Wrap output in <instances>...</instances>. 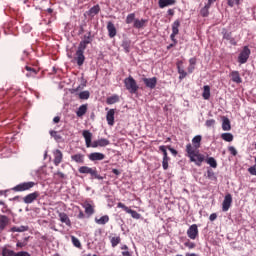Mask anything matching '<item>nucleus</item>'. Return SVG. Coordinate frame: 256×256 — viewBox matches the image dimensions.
<instances>
[{"instance_id": "1", "label": "nucleus", "mask_w": 256, "mask_h": 256, "mask_svg": "<svg viewBox=\"0 0 256 256\" xmlns=\"http://www.w3.org/2000/svg\"><path fill=\"white\" fill-rule=\"evenodd\" d=\"M187 157H189L191 163H195L197 167H201L203 161H205V155L199 153V150L191 144L186 145Z\"/></svg>"}, {"instance_id": "2", "label": "nucleus", "mask_w": 256, "mask_h": 256, "mask_svg": "<svg viewBox=\"0 0 256 256\" xmlns=\"http://www.w3.org/2000/svg\"><path fill=\"white\" fill-rule=\"evenodd\" d=\"M78 172L82 175H90V179H98V181H103V176L100 175L96 167L81 166Z\"/></svg>"}, {"instance_id": "3", "label": "nucleus", "mask_w": 256, "mask_h": 256, "mask_svg": "<svg viewBox=\"0 0 256 256\" xmlns=\"http://www.w3.org/2000/svg\"><path fill=\"white\" fill-rule=\"evenodd\" d=\"M124 85L129 93L135 94L139 91V85H137V81L132 76L124 79Z\"/></svg>"}, {"instance_id": "4", "label": "nucleus", "mask_w": 256, "mask_h": 256, "mask_svg": "<svg viewBox=\"0 0 256 256\" xmlns=\"http://www.w3.org/2000/svg\"><path fill=\"white\" fill-rule=\"evenodd\" d=\"M36 185H37V183H35V182H23V183L16 185L13 188V191H16L17 193H21L23 191H30V189H33V187H35Z\"/></svg>"}, {"instance_id": "5", "label": "nucleus", "mask_w": 256, "mask_h": 256, "mask_svg": "<svg viewBox=\"0 0 256 256\" xmlns=\"http://www.w3.org/2000/svg\"><path fill=\"white\" fill-rule=\"evenodd\" d=\"M250 55H251V49H249V46H244L238 56V63H240L241 65H244V63H246L249 60Z\"/></svg>"}, {"instance_id": "6", "label": "nucleus", "mask_w": 256, "mask_h": 256, "mask_svg": "<svg viewBox=\"0 0 256 256\" xmlns=\"http://www.w3.org/2000/svg\"><path fill=\"white\" fill-rule=\"evenodd\" d=\"M117 207L120 209H123V211H125L126 213H129V215H131V217L133 219H141V214H139L137 211L132 210L131 208L127 207L125 204L123 203H118Z\"/></svg>"}, {"instance_id": "7", "label": "nucleus", "mask_w": 256, "mask_h": 256, "mask_svg": "<svg viewBox=\"0 0 256 256\" xmlns=\"http://www.w3.org/2000/svg\"><path fill=\"white\" fill-rule=\"evenodd\" d=\"M40 195L41 193H39V191L32 192L23 197V202L26 203V205H31V203L39 199Z\"/></svg>"}, {"instance_id": "8", "label": "nucleus", "mask_w": 256, "mask_h": 256, "mask_svg": "<svg viewBox=\"0 0 256 256\" xmlns=\"http://www.w3.org/2000/svg\"><path fill=\"white\" fill-rule=\"evenodd\" d=\"M91 32L88 33V36L85 35L84 36V40H82L80 43H79V46H78V49L77 51L78 52H81V53H85V49H87V45H89V43H91Z\"/></svg>"}, {"instance_id": "9", "label": "nucleus", "mask_w": 256, "mask_h": 256, "mask_svg": "<svg viewBox=\"0 0 256 256\" xmlns=\"http://www.w3.org/2000/svg\"><path fill=\"white\" fill-rule=\"evenodd\" d=\"M187 235L189 239L195 240L197 237H199V228L197 224H192L188 230H187Z\"/></svg>"}, {"instance_id": "10", "label": "nucleus", "mask_w": 256, "mask_h": 256, "mask_svg": "<svg viewBox=\"0 0 256 256\" xmlns=\"http://www.w3.org/2000/svg\"><path fill=\"white\" fill-rule=\"evenodd\" d=\"M142 81L148 89H155L157 87V77L152 78H142Z\"/></svg>"}, {"instance_id": "11", "label": "nucleus", "mask_w": 256, "mask_h": 256, "mask_svg": "<svg viewBox=\"0 0 256 256\" xmlns=\"http://www.w3.org/2000/svg\"><path fill=\"white\" fill-rule=\"evenodd\" d=\"M233 203V197L231 194H227L224 197L223 203H222V211L227 212L231 208V204Z\"/></svg>"}, {"instance_id": "12", "label": "nucleus", "mask_w": 256, "mask_h": 256, "mask_svg": "<svg viewBox=\"0 0 256 256\" xmlns=\"http://www.w3.org/2000/svg\"><path fill=\"white\" fill-rule=\"evenodd\" d=\"M110 143L111 142L106 138H101L92 142V148L97 149V147H107V145H110Z\"/></svg>"}, {"instance_id": "13", "label": "nucleus", "mask_w": 256, "mask_h": 256, "mask_svg": "<svg viewBox=\"0 0 256 256\" xmlns=\"http://www.w3.org/2000/svg\"><path fill=\"white\" fill-rule=\"evenodd\" d=\"M2 256H31V254L26 251L15 252L13 250H6L2 253Z\"/></svg>"}, {"instance_id": "14", "label": "nucleus", "mask_w": 256, "mask_h": 256, "mask_svg": "<svg viewBox=\"0 0 256 256\" xmlns=\"http://www.w3.org/2000/svg\"><path fill=\"white\" fill-rule=\"evenodd\" d=\"M71 161L77 163L78 165H83L85 163V154L77 153L71 155Z\"/></svg>"}, {"instance_id": "15", "label": "nucleus", "mask_w": 256, "mask_h": 256, "mask_svg": "<svg viewBox=\"0 0 256 256\" xmlns=\"http://www.w3.org/2000/svg\"><path fill=\"white\" fill-rule=\"evenodd\" d=\"M82 135L85 139L86 147H93V143H91L93 139V134L89 130H84L82 132Z\"/></svg>"}, {"instance_id": "16", "label": "nucleus", "mask_w": 256, "mask_h": 256, "mask_svg": "<svg viewBox=\"0 0 256 256\" xmlns=\"http://www.w3.org/2000/svg\"><path fill=\"white\" fill-rule=\"evenodd\" d=\"M61 163H63V152H61L59 149H56V151H54V165L59 167Z\"/></svg>"}, {"instance_id": "17", "label": "nucleus", "mask_w": 256, "mask_h": 256, "mask_svg": "<svg viewBox=\"0 0 256 256\" xmlns=\"http://www.w3.org/2000/svg\"><path fill=\"white\" fill-rule=\"evenodd\" d=\"M106 121L108 125L113 127L115 125V109H110L106 115Z\"/></svg>"}, {"instance_id": "18", "label": "nucleus", "mask_w": 256, "mask_h": 256, "mask_svg": "<svg viewBox=\"0 0 256 256\" xmlns=\"http://www.w3.org/2000/svg\"><path fill=\"white\" fill-rule=\"evenodd\" d=\"M90 161H103L105 159V154L101 152H93L88 155Z\"/></svg>"}, {"instance_id": "19", "label": "nucleus", "mask_w": 256, "mask_h": 256, "mask_svg": "<svg viewBox=\"0 0 256 256\" xmlns=\"http://www.w3.org/2000/svg\"><path fill=\"white\" fill-rule=\"evenodd\" d=\"M75 55L74 60L76 61L78 67L83 66V63H85V52L76 51Z\"/></svg>"}, {"instance_id": "20", "label": "nucleus", "mask_w": 256, "mask_h": 256, "mask_svg": "<svg viewBox=\"0 0 256 256\" xmlns=\"http://www.w3.org/2000/svg\"><path fill=\"white\" fill-rule=\"evenodd\" d=\"M107 31L110 39H113L117 35V28H115V24L113 22L109 21L107 23Z\"/></svg>"}, {"instance_id": "21", "label": "nucleus", "mask_w": 256, "mask_h": 256, "mask_svg": "<svg viewBox=\"0 0 256 256\" xmlns=\"http://www.w3.org/2000/svg\"><path fill=\"white\" fill-rule=\"evenodd\" d=\"M230 77L233 83H237V84L243 83V79L241 78V74H239V71H232L230 73Z\"/></svg>"}, {"instance_id": "22", "label": "nucleus", "mask_w": 256, "mask_h": 256, "mask_svg": "<svg viewBox=\"0 0 256 256\" xmlns=\"http://www.w3.org/2000/svg\"><path fill=\"white\" fill-rule=\"evenodd\" d=\"M177 0H159L158 5L160 9H165V7H170L171 5H175Z\"/></svg>"}, {"instance_id": "23", "label": "nucleus", "mask_w": 256, "mask_h": 256, "mask_svg": "<svg viewBox=\"0 0 256 256\" xmlns=\"http://www.w3.org/2000/svg\"><path fill=\"white\" fill-rule=\"evenodd\" d=\"M54 179L58 183H61V181H64V179H67V174L63 173L61 170H57L54 173Z\"/></svg>"}, {"instance_id": "24", "label": "nucleus", "mask_w": 256, "mask_h": 256, "mask_svg": "<svg viewBox=\"0 0 256 256\" xmlns=\"http://www.w3.org/2000/svg\"><path fill=\"white\" fill-rule=\"evenodd\" d=\"M83 208L85 209V213L88 215V217H91V215L95 213V206L89 203H84Z\"/></svg>"}, {"instance_id": "25", "label": "nucleus", "mask_w": 256, "mask_h": 256, "mask_svg": "<svg viewBox=\"0 0 256 256\" xmlns=\"http://www.w3.org/2000/svg\"><path fill=\"white\" fill-rule=\"evenodd\" d=\"M7 225H9V217L6 215H0V231H4Z\"/></svg>"}, {"instance_id": "26", "label": "nucleus", "mask_w": 256, "mask_h": 256, "mask_svg": "<svg viewBox=\"0 0 256 256\" xmlns=\"http://www.w3.org/2000/svg\"><path fill=\"white\" fill-rule=\"evenodd\" d=\"M61 223H65L68 227H71V219L65 212L59 213Z\"/></svg>"}, {"instance_id": "27", "label": "nucleus", "mask_w": 256, "mask_h": 256, "mask_svg": "<svg viewBox=\"0 0 256 256\" xmlns=\"http://www.w3.org/2000/svg\"><path fill=\"white\" fill-rule=\"evenodd\" d=\"M202 97H203V99H205L206 101L210 99V97H211V87H210L209 85H205V86L203 87Z\"/></svg>"}, {"instance_id": "28", "label": "nucleus", "mask_w": 256, "mask_h": 256, "mask_svg": "<svg viewBox=\"0 0 256 256\" xmlns=\"http://www.w3.org/2000/svg\"><path fill=\"white\" fill-rule=\"evenodd\" d=\"M101 11V7L99 6V4L93 6L92 8H90V10L88 11V15L90 17H95V15H99V12Z\"/></svg>"}, {"instance_id": "29", "label": "nucleus", "mask_w": 256, "mask_h": 256, "mask_svg": "<svg viewBox=\"0 0 256 256\" xmlns=\"http://www.w3.org/2000/svg\"><path fill=\"white\" fill-rule=\"evenodd\" d=\"M203 137H201V135H196L193 139H192V145L194 146L195 149H199L201 147V141H202Z\"/></svg>"}, {"instance_id": "30", "label": "nucleus", "mask_w": 256, "mask_h": 256, "mask_svg": "<svg viewBox=\"0 0 256 256\" xmlns=\"http://www.w3.org/2000/svg\"><path fill=\"white\" fill-rule=\"evenodd\" d=\"M147 23V20H145V19H141V20H139V19H136V20H134V25H133V27L135 28V29H143V27H145V24Z\"/></svg>"}, {"instance_id": "31", "label": "nucleus", "mask_w": 256, "mask_h": 256, "mask_svg": "<svg viewBox=\"0 0 256 256\" xmlns=\"http://www.w3.org/2000/svg\"><path fill=\"white\" fill-rule=\"evenodd\" d=\"M29 229V226H13L11 228L12 233H25Z\"/></svg>"}, {"instance_id": "32", "label": "nucleus", "mask_w": 256, "mask_h": 256, "mask_svg": "<svg viewBox=\"0 0 256 256\" xmlns=\"http://www.w3.org/2000/svg\"><path fill=\"white\" fill-rule=\"evenodd\" d=\"M87 109H88L87 104L81 105L76 112L77 117H83V115L87 113Z\"/></svg>"}, {"instance_id": "33", "label": "nucleus", "mask_w": 256, "mask_h": 256, "mask_svg": "<svg viewBox=\"0 0 256 256\" xmlns=\"http://www.w3.org/2000/svg\"><path fill=\"white\" fill-rule=\"evenodd\" d=\"M25 69L28 73H26V77H35L39 71L33 67L25 66Z\"/></svg>"}, {"instance_id": "34", "label": "nucleus", "mask_w": 256, "mask_h": 256, "mask_svg": "<svg viewBox=\"0 0 256 256\" xmlns=\"http://www.w3.org/2000/svg\"><path fill=\"white\" fill-rule=\"evenodd\" d=\"M222 129L223 131H231V121H229V118L223 119Z\"/></svg>"}, {"instance_id": "35", "label": "nucleus", "mask_w": 256, "mask_h": 256, "mask_svg": "<svg viewBox=\"0 0 256 256\" xmlns=\"http://www.w3.org/2000/svg\"><path fill=\"white\" fill-rule=\"evenodd\" d=\"M107 105H115V103H119V97L117 95H113L107 98Z\"/></svg>"}, {"instance_id": "36", "label": "nucleus", "mask_w": 256, "mask_h": 256, "mask_svg": "<svg viewBox=\"0 0 256 256\" xmlns=\"http://www.w3.org/2000/svg\"><path fill=\"white\" fill-rule=\"evenodd\" d=\"M95 221L98 225H106V223H109V216L104 215V216L100 217L99 219L96 218Z\"/></svg>"}, {"instance_id": "37", "label": "nucleus", "mask_w": 256, "mask_h": 256, "mask_svg": "<svg viewBox=\"0 0 256 256\" xmlns=\"http://www.w3.org/2000/svg\"><path fill=\"white\" fill-rule=\"evenodd\" d=\"M27 243H29V236L25 237L23 241H17L16 247L18 249H23L24 247H27Z\"/></svg>"}, {"instance_id": "38", "label": "nucleus", "mask_w": 256, "mask_h": 256, "mask_svg": "<svg viewBox=\"0 0 256 256\" xmlns=\"http://www.w3.org/2000/svg\"><path fill=\"white\" fill-rule=\"evenodd\" d=\"M179 27H181V21H174L172 24V33L179 35Z\"/></svg>"}, {"instance_id": "39", "label": "nucleus", "mask_w": 256, "mask_h": 256, "mask_svg": "<svg viewBox=\"0 0 256 256\" xmlns=\"http://www.w3.org/2000/svg\"><path fill=\"white\" fill-rule=\"evenodd\" d=\"M159 151H161L162 155H163V159L165 160H171V158L169 157V155L167 154V146H159Z\"/></svg>"}, {"instance_id": "40", "label": "nucleus", "mask_w": 256, "mask_h": 256, "mask_svg": "<svg viewBox=\"0 0 256 256\" xmlns=\"http://www.w3.org/2000/svg\"><path fill=\"white\" fill-rule=\"evenodd\" d=\"M221 139H223V141H227V143H231V141H233V134L223 133L221 134Z\"/></svg>"}, {"instance_id": "41", "label": "nucleus", "mask_w": 256, "mask_h": 256, "mask_svg": "<svg viewBox=\"0 0 256 256\" xmlns=\"http://www.w3.org/2000/svg\"><path fill=\"white\" fill-rule=\"evenodd\" d=\"M206 163L210 165V167H212L213 169H217V160H215V158L209 157L208 159H206Z\"/></svg>"}, {"instance_id": "42", "label": "nucleus", "mask_w": 256, "mask_h": 256, "mask_svg": "<svg viewBox=\"0 0 256 256\" xmlns=\"http://www.w3.org/2000/svg\"><path fill=\"white\" fill-rule=\"evenodd\" d=\"M177 69H178V73H179V79H185V77H187V73L185 72V70L183 68H181V66L179 64H177Z\"/></svg>"}, {"instance_id": "43", "label": "nucleus", "mask_w": 256, "mask_h": 256, "mask_svg": "<svg viewBox=\"0 0 256 256\" xmlns=\"http://www.w3.org/2000/svg\"><path fill=\"white\" fill-rule=\"evenodd\" d=\"M136 20L137 19H135V13L128 14L126 17V24L131 25V23H133V21H136Z\"/></svg>"}, {"instance_id": "44", "label": "nucleus", "mask_w": 256, "mask_h": 256, "mask_svg": "<svg viewBox=\"0 0 256 256\" xmlns=\"http://www.w3.org/2000/svg\"><path fill=\"white\" fill-rule=\"evenodd\" d=\"M71 241L74 247H77V249H81V241H79L77 237L71 236Z\"/></svg>"}, {"instance_id": "45", "label": "nucleus", "mask_w": 256, "mask_h": 256, "mask_svg": "<svg viewBox=\"0 0 256 256\" xmlns=\"http://www.w3.org/2000/svg\"><path fill=\"white\" fill-rule=\"evenodd\" d=\"M89 97H91V93H89V91H82L79 93V99L87 100Z\"/></svg>"}, {"instance_id": "46", "label": "nucleus", "mask_w": 256, "mask_h": 256, "mask_svg": "<svg viewBox=\"0 0 256 256\" xmlns=\"http://www.w3.org/2000/svg\"><path fill=\"white\" fill-rule=\"evenodd\" d=\"M122 47H123V49H125L126 53H129V49L131 48V41L124 40L122 42Z\"/></svg>"}, {"instance_id": "47", "label": "nucleus", "mask_w": 256, "mask_h": 256, "mask_svg": "<svg viewBox=\"0 0 256 256\" xmlns=\"http://www.w3.org/2000/svg\"><path fill=\"white\" fill-rule=\"evenodd\" d=\"M121 243V237H113L111 239V245L112 247H117Z\"/></svg>"}, {"instance_id": "48", "label": "nucleus", "mask_w": 256, "mask_h": 256, "mask_svg": "<svg viewBox=\"0 0 256 256\" xmlns=\"http://www.w3.org/2000/svg\"><path fill=\"white\" fill-rule=\"evenodd\" d=\"M200 15L202 17H209V8H207V6H204L201 10H200Z\"/></svg>"}, {"instance_id": "49", "label": "nucleus", "mask_w": 256, "mask_h": 256, "mask_svg": "<svg viewBox=\"0 0 256 256\" xmlns=\"http://www.w3.org/2000/svg\"><path fill=\"white\" fill-rule=\"evenodd\" d=\"M228 7H235V5H241V0H228Z\"/></svg>"}, {"instance_id": "50", "label": "nucleus", "mask_w": 256, "mask_h": 256, "mask_svg": "<svg viewBox=\"0 0 256 256\" xmlns=\"http://www.w3.org/2000/svg\"><path fill=\"white\" fill-rule=\"evenodd\" d=\"M50 135L55 139V141H60L61 139V135H59L55 130L50 131Z\"/></svg>"}, {"instance_id": "51", "label": "nucleus", "mask_w": 256, "mask_h": 256, "mask_svg": "<svg viewBox=\"0 0 256 256\" xmlns=\"http://www.w3.org/2000/svg\"><path fill=\"white\" fill-rule=\"evenodd\" d=\"M169 161L171 160H165V159L162 160V167L164 171H167L169 169Z\"/></svg>"}, {"instance_id": "52", "label": "nucleus", "mask_w": 256, "mask_h": 256, "mask_svg": "<svg viewBox=\"0 0 256 256\" xmlns=\"http://www.w3.org/2000/svg\"><path fill=\"white\" fill-rule=\"evenodd\" d=\"M206 127H215V119H210L206 121Z\"/></svg>"}, {"instance_id": "53", "label": "nucleus", "mask_w": 256, "mask_h": 256, "mask_svg": "<svg viewBox=\"0 0 256 256\" xmlns=\"http://www.w3.org/2000/svg\"><path fill=\"white\" fill-rule=\"evenodd\" d=\"M228 151L231 153V155H233V157H236L237 149H235V147L233 146L228 147Z\"/></svg>"}, {"instance_id": "54", "label": "nucleus", "mask_w": 256, "mask_h": 256, "mask_svg": "<svg viewBox=\"0 0 256 256\" xmlns=\"http://www.w3.org/2000/svg\"><path fill=\"white\" fill-rule=\"evenodd\" d=\"M248 172L250 173V175L256 176V164H254V166L248 168Z\"/></svg>"}, {"instance_id": "55", "label": "nucleus", "mask_w": 256, "mask_h": 256, "mask_svg": "<svg viewBox=\"0 0 256 256\" xmlns=\"http://www.w3.org/2000/svg\"><path fill=\"white\" fill-rule=\"evenodd\" d=\"M185 247H188V249H195V243L193 242H185L184 243Z\"/></svg>"}, {"instance_id": "56", "label": "nucleus", "mask_w": 256, "mask_h": 256, "mask_svg": "<svg viewBox=\"0 0 256 256\" xmlns=\"http://www.w3.org/2000/svg\"><path fill=\"white\" fill-rule=\"evenodd\" d=\"M166 149H169L170 153H172V155H174V157H177V150H175V148H172L171 146H166Z\"/></svg>"}, {"instance_id": "57", "label": "nucleus", "mask_w": 256, "mask_h": 256, "mask_svg": "<svg viewBox=\"0 0 256 256\" xmlns=\"http://www.w3.org/2000/svg\"><path fill=\"white\" fill-rule=\"evenodd\" d=\"M207 177L208 179H213V177H215V172H213V170H208Z\"/></svg>"}, {"instance_id": "58", "label": "nucleus", "mask_w": 256, "mask_h": 256, "mask_svg": "<svg viewBox=\"0 0 256 256\" xmlns=\"http://www.w3.org/2000/svg\"><path fill=\"white\" fill-rule=\"evenodd\" d=\"M189 64H190V66L195 67V65H197V58H190Z\"/></svg>"}, {"instance_id": "59", "label": "nucleus", "mask_w": 256, "mask_h": 256, "mask_svg": "<svg viewBox=\"0 0 256 256\" xmlns=\"http://www.w3.org/2000/svg\"><path fill=\"white\" fill-rule=\"evenodd\" d=\"M215 1H217V0H208V2L205 5V7H207L208 9H211V5H213V3H215Z\"/></svg>"}, {"instance_id": "60", "label": "nucleus", "mask_w": 256, "mask_h": 256, "mask_svg": "<svg viewBox=\"0 0 256 256\" xmlns=\"http://www.w3.org/2000/svg\"><path fill=\"white\" fill-rule=\"evenodd\" d=\"M78 219H85V213L81 209H79Z\"/></svg>"}, {"instance_id": "61", "label": "nucleus", "mask_w": 256, "mask_h": 256, "mask_svg": "<svg viewBox=\"0 0 256 256\" xmlns=\"http://www.w3.org/2000/svg\"><path fill=\"white\" fill-rule=\"evenodd\" d=\"M223 37L226 39V41H230L233 38L231 37V33H225Z\"/></svg>"}, {"instance_id": "62", "label": "nucleus", "mask_w": 256, "mask_h": 256, "mask_svg": "<svg viewBox=\"0 0 256 256\" xmlns=\"http://www.w3.org/2000/svg\"><path fill=\"white\" fill-rule=\"evenodd\" d=\"M215 219H217V214L212 213V214L209 216V220H210V221H215Z\"/></svg>"}, {"instance_id": "63", "label": "nucleus", "mask_w": 256, "mask_h": 256, "mask_svg": "<svg viewBox=\"0 0 256 256\" xmlns=\"http://www.w3.org/2000/svg\"><path fill=\"white\" fill-rule=\"evenodd\" d=\"M193 71H195V66L189 65V67H188V73H193Z\"/></svg>"}, {"instance_id": "64", "label": "nucleus", "mask_w": 256, "mask_h": 256, "mask_svg": "<svg viewBox=\"0 0 256 256\" xmlns=\"http://www.w3.org/2000/svg\"><path fill=\"white\" fill-rule=\"evenodd\" d=\"M59 121H61V117H59V116L54 117V119H53L54 123H59Z\"/></svg>"}]
</instances>
